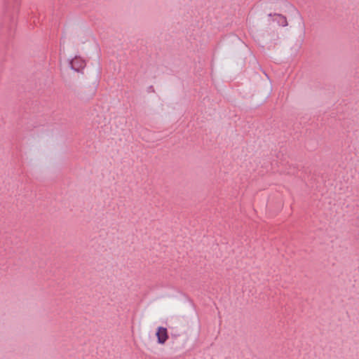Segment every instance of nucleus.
Returning a JSON list of instances; mask_svg holds the SVG:
<instances>
[{
  "mask_svg": "<svg viewBox=\"0 0 359 359\" xmlns=\"http://www.w3.org/2000/svg\"><path fill=\"white\" fill-rule=\"evenodd\" d=\"M69 65L72 70L80 72L86 67V62L80 57H75L70 60Z\"/></svg>",
  "mask_w": 359,
  "mask_h": 359,
  "instance_id": "1",
  "label": "nucleus"
},
{
  "mask_svg": "<svg viewBox=\"0 0 359 359\" xmlns=\"http://www.w3.org/2000/svg\"><path fill=\"white\" fill-rule=\"evenodd\" d=\"M156 337L158 344H164L168 339V330L164 327H158L156 328Z\"/></svg>",
  "mask_w": 359,
  "mask_h": 359,
  "instance_id": "2",
  "label": "nucleus"
}]
</instances>
